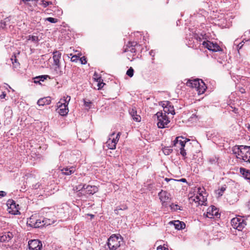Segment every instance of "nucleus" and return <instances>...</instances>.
<instances>
[{
	"label": "nucleus",
	"mask_w": 250,
	"mask_h": 250,
	"mask_svg": "<svg viewBox=\"0 0 250 250\" xmlns=\"http://www.w3.org/2000/svg\"><path fill=\"white\" fill-rule=\"evenodd\" d=\"M232 151L237 159L243 160L247 164H250V146H235L232 148Z\"/></svg>",
	"instance_id": "f257e3e1"
},
{
	"label": "nucleus",
	"mask_w": 250,
	"mask_h": 250,
	"mask_svg": "<svg viewBox=\"0 0 250 250\" xmlns=\"http://www.w3.org/2000/svg\"><path fill=\"white\" fill-rule=\"evenodd\" d=\"M156 116L158 119V127L160 128L167 127V124L170 122L167 115L162 112H158L156 114Z\"/></svg>",
	"instance_id": "f03ea898"
},
{
	"label": "nucleus",
	"mask_w": 250,
	"mask_h": 250,
	"mask_svg": "<svg viewBox=\"0 0 250 250\" xmlns=\"http://www.w3.org/2000/svg\"><path fill=\"white\" fill-rule=\"evenodd\" d=\"M107 245L110 250H116L120 246L119 237L115 234L112 235L108 239Z\"/></svg>",
	"instance_id": "7ed1b4c3"
},
{
	"label": "nucleus",
	"mask_w": 250,
	"mask_h": 250,
	"mask_svg": "<svg viewBox=\"0 0 250 250\" xmlns=\"http://www.w3.org/2000/svg\"><path fill=\"white\" fill-rule=\"evenodd\" d=\"M231 224L232 227L238 230H241L246 225V223L242 218L235 217L231 220Z\"/></svg>",
	"instance_id": "20e7f679"
},
{
	"label": "nucleus",
	"mask_w": 250,
	"mask_h": 250,
	"mask_svg": "<svg viewBox=\"0 0 250 250\" xmlns=\"http://www.w3.org/2000/svg\"><path fill=\"white\" fill-rule=\"evenodd\" d=\"M6 205L9 209V212L12 214L16 215L20 214L19 211V205L16 204L15 201L12 199H9L7 201Z\"/></svg>",
	"instance_id": "39448f33"
},
{
	"label": "nucleus",
	"mask_w": 250,
	"mask_h": 250,
	"mask_svg": "<svg viewBox=\"0 0 250 250\" xmlns=\"http://www.w3.org/2000/svg\"><path fill=\"white\" fill-rule=\"evenodd\" d=\"M202 44L205 48L213 52L219 51L220 50V47L216 43L206 41L203 42Z\"/></svg>",
	"instance_id": "423d86ee"
},
{
	"label": "nucleus",
	"mask_w": 250,
	"mask_h": 250,
	"mask_svg": "<svg viewBox=\"0 0 250 250\" xmlns=\"http://www.w3.org/2000/svg\"><path fill=\"white\" fill-rule=\"evenodd\" d=\"M189 141V139L185 138L183 136H178L173 141V144L175 146H178L179 145L180 147H185L186 143Z\"/></svg>",
	"instance_id": "0eeeda50"
},
{
	"label": "nucleus",
	"mask_w": 250,
	"mask_h": 250,
	"mask_svg": "<svg viewBox=\"0 0 250 250\" xmlns=\"http://www.w3.org/2000/svg\"><path fill=\"white\" fill-rule=\"evenodd\" d=\"M28 248L37 249L42 250V245L41 241L37 239L31 240L29 241L28 244Z\"/></svg>",
	"instance_id": "6e6552de"
},
{
	"label": "nucleus",
	"mask_w": 250,
	"mask_h": 250,
	"mask_svg": "<svg viewBox=\"0 0 250 250\" xmlns=\"http://www.w3.org/2000/svg\"><path fill=\"white\" fill-rule=\"evenodd\" d=\"M139 46L138 43L135 42H129L128 43L126 44V47L125 48L124 52H126L130 51L131 53H136V50L135 47Z\"/></svg>",
	"instance_id": "1a4fd4ad"
},
{
	"label": "nucleus",
	"mask_w": 250,
	"mask_h": 250,
	"mask_svg": "<svg viewBox=\"0 0 250 250\" xmlns=\"http://www.w3.org/2000/svg\"><path fill=\"white\" fill-rule=\"evenodd\" d=\"M219 214L218 212V210L214 206H211V208H208L207 212L206 217L210 218H212L213 216L218 217Z\"/></svg>",
	"instance_id": "9d476101"
},
{
	"label": "nucleus",
	"mask_w": 250,
	"mask_h": 250,
	"mask_svg": "<svg viewBox=\"0 0 250 250\" xmlns=\"http://www.w3.org/2000/svg\"><path fill=\"white\" fill-rule=\"evenodd\" d=\"M159 199L162 202V205L164 206V204L166 203L169 199V194L166 191L162 190L158 194Z\"/></svg>",
	"instance_id": "9b49d317"
},
{
	"label": "nucleus",
	"mask_w": 250,
	"mask_h": 250,
	"mask_svg": "<svg viewBox=\"0 0 250 250\" xmlns=\"http://www.w3.org/2000/svg\"><path fill=\"white\" fill-rule=\"evenodd\" d=\"M68 105H64L62 104H57L58 106V112L61 116H65L67 114L68 112V108L67 107Z\"/></svg>",
	"instance_id": "f8f14e48"
},
{
	"label": "nucleus",
	"mask_w": 250,
	"mask_h": 250,
	"mask_svg": "<svg viewBox=\"0 0 250 250\" xmlns=\"http://www.w3.org/2000/svg\"><path fill=\"white\" fill-rule=\"evenodd\" d=\"M51 102V98L50 97H44L40 99L38 102L37 104L39 106H43L44 105H48Z\"/></svg>",
	"instance_id": "ddd939ff"
},
{
	"label": "nucleus",
	"mask_w": 250,
	"mask_h": 250,
	"mask_svg": "<svg viewBox=\"0 0 250 250\" xmlns=\"http://www.w3.org/2000/svg\"><path fill=\"white\" fill-rule=\"evenodd\" d=\"M170 223L173 224L175 228L177 230L183 229L186 227L185 223L179 220H175L173 222H170Z\"/></svg>",
	"instance_id": "4468645a"
},
{
	"label": "nucleus",
	"mask_w": 250,
	"mask_h": 250,
	"mask_svg": "<svg viewBox=\"0 0 250 250\" xmlns=\"http://www.w3.org/2000/svg\"><path fill=\"white\" fill-rule=\"evenodd\" d=\"M207 88V86H206L205 83L202 80H200L199 82V83L198 85V86L196 88L197 91L198 92L199 94H201L204 93L206 89Z\"/></svg>",
	"instance_id": "2eb2a0df"
},
{
	"label": "nucleus",
	"mask_w": 250,
	"mask_h": 250,
	"mask_svg": "<svg viewBox=\"0 0 250 250\" xmlns=\"http://www.w3.org/2000/svg\"><path fill=\"white\" fill-rule=\"evenodd\" d=\"M129 114L133 118V120L136 122L141 121V117L137 114V111L135 108H131L129 110Z\"/></svg>",
	"instance_id": "dca6fc26"
},
{
	"label": "nucleus",
	"mask_w": 250,
	"mask_h": 250,
	"mask_svg": "<svg viewBox=\"0 0 250 250\" xmlns=\"http://www.w3.org/2000/svg\"><path fill=\"white\" fill-rule=\"evenodd\" d=\"M98 191V188L95 186L87 185L85 193L88 194H93Z\"/></svg>",
	"instance_id": "f3484780"
},
{
	"label": "nucleus",
	"mask_w": 250,
	"mask_h": 250,
	"mask_svg": "<svg viewBox=\"0 0 250 250\" xmlns=\"http://www.w3.org/2000/svg\"><path fill=\"white\" fill-rule=\"evenodd\" d=\"M76 170L75 167H66L61 169L62 174L66 175H70L73 173Z\"/></svg>",
	"instance_id": "a211bd4d"
},
{
	"label": "nucleus",
	"mask_w": 250,
	"mask_h": 250,
	"mask_svg": "<svg viewBox=\"0 0 250 250\" xmlns=\"http://www.w3.org/2000/svg\"><path fill=\"white\" fill-rule=\"evenodd\" d=\"M62 54L59 51H56L53 52V59L54 61V65H58L60 63V59Z\"/></svg>",
	"instance_id": "6ab92c4d"
},
{
	"label": "nucleus",
	"mask_w": 250,
	"mask_h": 250,
	"mask_svg": "<svg viewBox=\"0 0 250 250\" xmlns=\"http://www.w3.org/2000/svg\"><path fill=\"white\" fill-rule=\"evenodd\" d=\"M240 172L246 179L249 180V182H250V170L240 167Z\"/></svg>",
	"instance_id": "aec40b11"
},
{
	"label": "nucleus",
	"mask_w": 250,
	"mask_h": 250,
	"mask_svg": "<svg viewBox=\"0 0 250 250\" xmlns=\"http://www.w3.org/2000/svg\"><path fill=\"white\" fill-rule=\"evenodd\" d=\"M12 233L8 232L7 233H5L2 236H0V241L1 242H8L12 237Z\"/></svg>",
	"instance_id": "412c9836"
},
{
	"label": "nucleus",
	"mask_w": 250,
	"mask_h": 250,
	"mask_svg": "<svg viewBox=\"0 0 250 250\" xmlns=\"http://www.w3.org/2000/svg\"><path fill=\"white\" fill-rule=\"evenodd\" d=\"M170 103L168 102H167V105L165 106H164V111L165 112V113H166L167 114H171L172 115L175 114L174 110L173 109V106H171V105H169L168 106V105Z\"/></svg>",
	"instance_id": "4be33fe9"
},
{
	"label": "nucleus",
	"mask_w": 250,
	"mask_h": 250,
	"mask_svg": "<svg viewBox=\"0 0 250 250\" xmlns=\"http://www.w3.org/2000/svg\"><path fill=\"white\" fill-rule=\"evenodd\" d=\"M200 80L199 79H194L193 80H188L187 82V85L188 86H190L192 88H197L198 85L199 83Z\"/></svg>",
	"instance_id": "5701e85b"
},
{
	"label": "nucleus",
	"mask_w": 250,
	"mask_h": 250,
	"mask_svg": "<svg viewBox=\"0 0 250 250\" xmlns=\"http://www.w3.org/2000/svg\"><path fill=\"white\" fill-rule=\"evenodd\" d=\"M115 133H113L110 135V138L107 141L106 144L108 146V148L110 149H114L116 148V143L115 142H113L111 139V137L114 135Z\"/></svg>",
	"instance_id": "b1692460"
},
{
	"label": "nucleus",
	"mask_w": 250,
	"mask_h": 250,
	"mask_svg": "<svg viewBox=\"0 0 250 250\" xmlns=\"http://www.w3.org/2000/svg\"><path fill=\"white\" fill-rule=\"evenodd\" d=\"M70 99V96L66 95V96H64L63 98L61 99L58 104H60L62 105L64 104V105H68Z\"/></svg>",
	"instance_id": "393cba45"
},
{
	"label": "nucleus",
	"mask_w": 250,
	"mask_h": 250,
	"mask_svg": "<svg viewBox=\"0 0 250 250\" xmlns=\"http://www.w3.org/2000/svg\"><path fill=\"white\" fill-rule=\"evenodd\" d=\"M11 60L12 62V63L13 64V66L15 68H18L20 66V63L17 61V59H16V56L15 54H14L11 58Z\"/></svg>",
	"instance_id": "a878e982"
},
{
	"label": "nucleus",
	"mask_w": 250,
	"mask_h": 250,
	"mask_svg": "<svg viewBox=\"0 0 250 250\" xmlns=\"http://www.w3.org/2000/svg\"><path fill=\"white\" fill-rule=\"evenodd\" d=\"M246 40V39H243V41L241 42H240V43L238 42V40H236L234 41V45H236V48H237V49L238 50V51H239V49L242 48V47H243V45L244 44H246V43H245Z\"/></svg>",
	"instance_id": "bb28decb"
},
{
	"label": "nucleus",
	"mask_w": 250,
	"mask_h": 250,
	"mask_svg": "<svg viewBox=\"0 0 250 250\" xmlns=\"http://www.w3.org/2000/svg\"><path fill=\"white\" fill-rule=\"evenodd\" d=\"M246 40V39H243V41L241 42H240V43L238 42V40H236L234 41V45H236V48H237V49L238 50V51H239V49L242 48V47H243V45L244 44H246V43H245Z\"/></svg>",
	"instance_id": "cd10ccee"
},
{
	"label": "nucleus",
	"mask_w": 250,
	"mask_h": 250,
	"mask_svg": "<svg viewBox=\"0 0 250 250\" xmlns=\"http://www.w3.org/2000/svg\"><path fill=\"white\" fill-rule=\"evenodd\" d=\"M43 221H42V219H37L35 224H33V228H38L43 227Z\"/></svg>",
	"instance_id": "c85d7f7f"
},
{
	"label": "nucleus",
	"mask_w": 250,
	"mask_h": 250,
	"mask_svg": "<svg viewBox=\"0 0 250 250\" xmlns=\"http://www.w3.org/2000/svg\"><path fill=\"white\" fill-rule=\"evenodd\" d=\"M9 21V18H6L3 21H1L0 28L4 29L6 27V26L8 25V22Z\"/></svg>",
	"instance_id": "c756f323"
},
{
	"label": "nucleus",
	"mask_w": 250,
	"mask_h": 250,
	"mask_svg": "<svg viewBox=\"0 0 250 250\" xmlns=\"http://www.w3.org/2000/svg\"><path fill=\"white\" fill-rule=\"evenodd\" d=\"M42 221H43V226L50 225L52 224V223H53V222H54L53 221H52L49 219L45 218L42 219Z\"/></svg>",
	"instance_id": "7c9ffc66"
},
{
	"label": "nucleus",
	"mask_w": 250,
	"mask_h": 250,
	"mask_svg": "<svg viewBox=\"0 0 250 250\" xmlns=\"http://www.w3.org/2000/svg\"><path fill=\"white\" fill-rule=\"evenodd\" d=\"M163 151L165 155H168L172 152V149L170 147H165L163 148Z\"/></svg>",
	"instance_id": "2f4dec72"
},
{
	"label": "nucleus",
	"mask_w": 250,
	"mask_h": 250,
	"mask_svg": "<svg viewBox=\"0 0 250 250\" xmlns=\"http://www.w3.org/2000/svg\"><path fill=\"white\" fill-rule=\"evenodd\" d=\"M55 66L54 70L56 72L57 74L62 75V72L60 70V63H59L58 65H54Z\"/></svg>",
	"instance_id": "473e14b6"
},
{
	"label": "nucleus",
	"mask_w": 250,
	"mask_h": 250,
	"mask_svg": "<svg viewBox=\"0 0 250 250\" xmlns=\"http://www.w3.org/2000/svg\"><path fill=\"white\" fill-rule=\"evenodd\" d=\"M47 78H50V76L47 75H41L38 77H36V79H39L40 82H43L45 80H46Z\"/></svg>",
	"instance_id": "72a5a7b5"
},
{
	"label": "nucleus",
	"mask_w": 250,
	"mask_h": 250,
	"mask_svg": "<svg viewBox=\"0 0 250 250\" xmlns=\"http://www.w3.org/2000/svg\"><path fill=\"white\" fill-rule=\"evenodd\" d=\"M28 40H31L32 42L36 43H37L39 41L38 37L31 35L28 36Z\"/></svg>",
	"instance_id": "f704fd0d"
},
{
	"label": "nucleus",
	"mask_w": 250,
	"mask_h": 250,
	"mask_svg": "<svg viewBox=\"0 0 250 250\" xmlns=\"http://www.w3.org/2000/svg\"><path fill=\"white\" fill-rule=\"evenodd\" d=\"M36 220L33 217H31L27 221V224L30 226L33 227V224H35Z\"/></svg>",
	"instance_id": "c9c22d12"
},
{
	"label": "nucleus",
	"mask_w": 250,
	"mask_h": 250,
	"mask_svg": "<svg viewBox=\"0 0 250 250\" xmlns=\"http://www.w3.org/2000/svg\"><path fill=\"white\" fill-rule=\"evenodd\" d=\"M170 207L171 208V209L174 211H176L177 210H182L180 208V207L177 204H174L172 203L170 205Z\"/></svg>",
	"instance_id": "e433bc0d"
},
{
	"label": "nucleus",
	"mask_w": 250,
	"mask_h": 250,
	"mask_svg": "<svg viewBox=\"0 0 250 250\" xmlns=\"http://www.w3.org/2000/svg\"><path fill=\"white\" fill-rule=\"evenodd\" d=\"M126 74L129 77H132L134 74V69L130 67L126 71Z\"/></svg>",
	"instance_id": "4c0bfd02"
},
{
	"label": "nucleus",
	"mask_w": 250,
	"mask_h": 250,
	"mask_svg": "<svg viewBox=\"0 0 250 250\" xmlns=\"http://www.w3.org/2000/svg\"><path fill=\"white\" fill-rule=\"evenodd\" d=\"M180 154L184 157V160H185L186 157V150L185 149L184 147H180Z\"/></svg>",
	"instance_id": "58836bf2"
},
{
	"label": "nucleus",
	"mask_w": 250,
	"mask_h": 250,
	"mask_svg": "<svg viewBox=\"0 0 250 250\" xmlns=\"http://www.w3.org/2000/svg\"><path fill=\"white\" fill-rule=\"evenodd\" d=\"M68 155V154L67 153H62L59 156V160L62 162L65 161L66 156Z\"/></svg>",
	"instance_id": "ea45409f"
},
{
	"label": "nucleus",
	"mask_w": 250,
	"mask_h": 250,
	"mask_svg": "<svg viewBox=\"0 0 250 250\" xmlns=\"http://www.w3.org/2000/svg\"><path fill=\"white\" fill-rule=\"evenodd\" d=\"M102 81H103V80H102L101 78H98L97 79V82L98 83V89H101L105 84V83H104L103 82H101Z\"/></svg>",
	"instance_id": "a19ab883"
},
{
	"label": "nucleus",
	"mask_w": 250,
	"mask_h": 250,
	"mask_svg": "<svg viewBox=\"0 0 250 250\" xmlns=\"http://www.w3.org/2000/svg\"><path fill=\"white\" fill-rule=\"evenodd\" d=\"M52 3L51 1H47L44 0H42L41 1V5H42L44 7H46L49 4H52Z\"/></svg>",
	"instance_id": "79ce46f5"
},
{
	"label": "nucleus",
	"mask_w": 250,
	"mask_h": 250,
	"mask_svg": "<svg viewBox=\"0 0 250 250\" xmlns=\"http://www.w3.org/2000/svg\"><path fill=\"white\" fill-rule=\"evenodd\" d=\"M46 20L51 23H56L58 21V19L52 17L47 18Z\"/></svg>",
	"instance_id": "37998d69"
},
{
	"label": "nucleus",
	"mask_w": 250,
	"mask_h": 250,
	"mask_svg": "<svg viewBox=\"0 0 250 250\" xmlns=\"http://www.w3.org/2000/svg\"><path fill=\"white\" fill-rule=\"evenodd\" d=\"M86 187H87V185H86V184L82 185L81 188L79 189L78 195H80V194H82V192L84 190H85L86 191Z\"/></svg>",
	"instance_id": "c03bdc74"
},
{
	"label": "nucleus",
	"mask_w": 250,
	"mask_h": 250,
	"mask_svg": "<svg viewBox=\"0 0 250 250\" xmlns=\"http://www.w3.org/2000/svg\"><path fill=\"white\" fill-rule=\"evenodd\" d=\"M209 161L211 164H216L217 163L218 160L216 157H213L210 158Z\"/></svg>",
	"instance_id": "a18cd8bd"
},
{
	"label": "nucleus",
	"mask_w": 250,
	"mask_h": 250,
	"mask_svg": "<svg viewBox=\"0 0 250 250\" xmlns=\"http://www.w3.org/2000/svg\"><path fill=\"white\" fill-rule=\"evenodd\" d=\"M194 43H195L194 41H193V42H192V40H189V42H188V44L189 47H192V48H194V47L196 48L197 46L196 44H194Z\"/></svg>",
	"instance_id": "49530a36"
},
{
	"label": "nucleus",
	"mask_w": 250,
	"mask_h": 250,
	"mask_svg": "<svg viewBox=\"0 0 250 250\" xmlns=\"http://www.w3.org/2000/svg\"><path fill=\"white\" fill-rule=\"evenodd\" d=\"M120 136V133L119 132L117 134L116 138H113L112 139L111 138V140H112L113 142H115V143H116V145L117 142L119 141Z\"/></svg>",
	"instance_id": "de8ad7c7"
},
{
	"label": "nucleus",
	"mask_w": 250,
	"mask_h": 250,
	"mask_svg": "<svg viewBox=\"0 0 250 250\" xmlns=\"http://www.w3.org/2000/svg\"><path fill=\"white\" fill-rule=\"evenodd\" d=\"M91 104L92 103L91 102H87L86 100H84V104L85 106L90 108Z\"/></svg>",
	"instance_id": "09e8293b"
},
{
	"label": "nucleus",
	"mask_w": 250,
	"mask_h": 250,
	"mask_svg": "<svg viewBox=\"0 0 250 250\" xmlns=\"http://www.w3.org/2000/svg\"><path fill=\"white\" fill-rule=\"evenodd\" d=\"M80 61H81L82 64H84L87 62L86 58L84 56L81 58Z\"/></svg>",
	"instance_id": "8fccbe9b"
},
{
	"label": "nucleus",
	"mask_w": 250,
	"mask_h": 250,
	"mask_svg": "<svg viewBox=\"0 0 250 250\" xmlns=\"http://www.w3.org/2000/svg\"><path fill=\"white\" fill-rule=\"evenodd\" d=\"M5 112L6 113H8L9 114H10L11 115L12 113V110L10 109V107H6L5 108Z\"/></svg>",
	"instance_id": "3c124183"
},
{
	"label": "nucleus",
	"mask_w": 250,
	"mask_h": 250,
	"mask_svg": "<svg viewBox=\"0 0 250 250\" xmlns=\"http://www.w3.org/2000/svg\"><path fill=\"white\" fill-rule=\"evenodd\" d=\"M83 133L85 135V136L83 138H80V139H79L80 140H82L83 141L86 140L88 137V135L86 131H85Z\"/></svg>",
	"instance_id": "603ef678"
},
{
	"label": "nucleus",
	"mask_w": 250,
	"mask_h": 250,
	"mask_svg": "<svg viewBox=\"0 0 250 250\" xmlns=\"http://www.w3.org/2000/svg\"><path fill=\"white\" fill-rule=\"evenodd\" d=\"M226 61H227V60H223L222 61L218 60V62H219L220 64H222L223 66H224L225 65L227 64Z\"/></svg>",
	"instance_id": "864d4df0"
},
{
	"label": "nucleus",
	"mask_w": 250,
	"mask_h": 250,
	"mask_svg": "<svg viewBox=\"0 0 250 250\" xmlns=\"http://www.w3.org/2000/svg\"><path fill=\"white\" fill-rule=\"evenodd\" d=\"M6 195V192L4 191H0V198Z\"/></svg>",
	"instance_id": "5fc2aeb1"
},
{
	"label": "nucleus",
	"mask_w": 250,
	"mask_h": 250,
	"mask_svg": "<svg viewBox=\"0 0 250 250\" xmlns=\"http://www.w3.org/2000/svg\"><path fill=\"white\" fill-rule=\"evenodd\" d=\"M157 250H166L167 249L165 247H163L162 246L160 245L157 247Z\"/></svg>",
	"instance_id": "6e6d98bb"
},
{
	"label": "nucleus",
	"mask_w": 250,
	"mask_h": 250,
	"mask_svg": "<svg viewBox=\"0 0 250 250\" xmlns=\"http://www.w3.org/2000/svg\"><path fill=\"white\" fill-rule=\"evenodd\" d=\"M149 55H150V56H152L153 57H154V56H155V52L154 50H151L149 52Z\"/></svg>",
	"instance_id": "4d7b16f0"
},
{
	"label": "nucleus",
	"mask_w": 250,
	"mask_h": 250,
	"mask_svg": "<svg viewBox=\"0 0 250 250\" xmlns=\"http://www.w3.org/2000/svg\"><path fill=\"white\" fill-rule=\"evenodd\" d=\"M6 93L3 92L2 93V94L0 95V97L1 99H4L5 98V96H6Z\"/></svg>",
	"instance_id": "13d9d810"
},
{
	"label": "nucleus",
	"mask_w": 250,
	"mask_h": 250,
	"mask_svg": "<svg viewBox=\"0 0 250 250\" xmlns=\"http://www.w3.org/2000/svg\"><path fill=\"white\" fill-rule=\"evenodd\" d=\"M246 45H250V38L245 41Z\"/></svg>",
	"instance_id": "bf43d9fd"
},
{
	"label": "nucleus",
	"mask_w": 250,
	"mask_h": 250,
	"mask_svg": "<svg viewBox=\"0 0 250 250\" xmlns=\"http://www.w3.org/2000/svg\"><path fill=\"white\" fill-rule=\"evenodd\" d=\"M34 82L35 83H40V81H39V79H36V77L34 78Z\"/></svg>",
	"instance_id": "052dcab7"
},
{
	"label": "nucleus",
	"mask_w": 250,
	"mask_h": 250,
	"mask_svg": "<svg viewBox=\"0 0 250 250\" xmlns=\"http://www.w3.org/2000/svg\"><path fill=\"white\" fill-rule=\"evenodd\" d=\"M94 79L96 80V81L97 82V79L98 78H101L100 77H99L98 76V75L96 73H95L94 75Z\"/></svg>",
	"instance_id": "680f3d73"
},
{
	"label": "nucleus",
	"mask_w": 250,
	"mask_h": 250,
	"mask_svg": "<svg viewBox=\"0 0 250 250\" xmlns=\"http://www.w3.org/2000/svg\"><path fill=\"white\" fill-rule=\"evenodd\" d=\"M82 186V185H78L77 187H76V190H77L78 191L79 189L81 188Z\"/></svg>",
	"instance_id": "e2e57ef3"
},
{
	"label": "nucleus",
	"mask_w": 250,
	"mask_h": 250,
	"mask_svg": "<svg viewBox=\"0 0 250 250\" xmlns=\"http://www.w3.org/2000/svg\"><path fill=\"white\" fill-rule=\"evenodd\" d=\"M231 108L232 109V111L233 112H234V113H237V111L238 110V109L237 108H233L232 107H231Z\"/></svg>",
	"instance_id": "0e129e2a"
},
{
	"label": "nucleus",
	"mask_w": 250,
	"mask_h": 250,
	"mask_svg": "<svg viewBox=\"0 0 250 250\" xmlns=\"http://www.w3.org/2000/svg\"><path fill=\"white\" fill-rule=\"evenodd\" d=\"M239 91L241 93H244L245 92V89H244L243 88H241L240 89H239Z\"/></svg>",
	"instance_id": "69168bd1"
},
{
	"label": "nucleus",
	"mask_w": 250,
	"mask_h": 250,
	"mask_svg": "<svg viewBox=\"0 0 250 250\" xmlns=\"http://www.w3.org/2000/svg\"><path fill=\"white\" fill-rule=\"evenodd\" d=\"M225 190V188H221L220 191L221 192H223Z\"/></svg>",
	"instance_id": "338daca9"
},
{
	"label": "nucleus",
	"mask_w": 250,
	"mask_h": 250,
	"mask_svg": "<svg viewBox=\"0 0 250 250\" xmlns=\"http://www.w3.org/2000/svg\"><path fill=\"white\" fill-rule=\"evenodd\" d=\"M27 250H39V249H31V248H28V249H27ZM39 250H42L39 249Z\"/></svg>",
	"instance_id": "774afa93"
}]
</instances>
